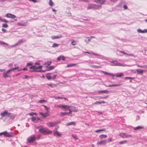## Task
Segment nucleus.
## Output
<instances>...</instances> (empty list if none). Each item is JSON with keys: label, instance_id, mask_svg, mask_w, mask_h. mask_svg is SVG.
I'll return each mask as SVG.
<instances>
[{"label": "nucleus", "instance_id": "nucleus-1", "mask_svg": "<svg viewBox=\"0 0 147 147\" xmlns=\"http://www.w3.org/2000/svg\"><path fill=\"white\" fill-rule=\"evenodd\" d=\"M101 6L100 5H96L94 4H91L88 5L87 9H100Z\"/></svg>", "mask_w": 147, "mask_h": 147}, {"label": "nucleus", "instance_id": "nucleus-2", "mask_svg": "<svg viewBox=\"0 0 147 147\" xmlns=\"http://www.w3.org/2000/svg\"><path fill=\"white\" fill-rule=\"evenodd\" d=\"M39 130L40 132L44 134H50L52 133L51 131L43 127L39 128Z\"/></svg>", "mask_w": 147, "mask_h": 147}, {"label": "nucleus", "instance_id": "nucleus-3", "mask_svg": "<svg viewBox=\"0 0 147 147\" xmlns=\"http://www.w3.org/2000/svg\"><path fill=\"white\" fill-rule=\"evenodd\" d=\"M111 64L110 65L112 66H125L126 65L123 64L121 63H118L117 61L115 60H113L111 62Z\"/></svg>", "mask_w": 147, "mask_h": 147}, {"label": "nucleus", "instance_id": "nucleus-4", "mask_svg": "<svg viewBox=\"0 0 147 147\" xmlns=\"http://www.w3.org/2000/svg\"><path fill=\"white\" fill-rule=\"evenodd\" d=\"M42 66L41 65H38L35 66V65H32L30 67V69H32V70L30 71V72L37 71L38 72V70H36L37 69H40L41 68Z\"/></svg>", "mask_w": 147, "mask_h": 147}, {"label": "nucleus", "instance_id": "nucleus-5", "mask_svg": "<svg viewBox=\"0 0 147 147\" xmlns=\"http://www.w3.org/2000/svg\"><path fill=\"white\" fill-rule=\"evenodd\" d=\"M36 140V138L34 136H31L27 139V142L29 143L33 142L34 141Z\"/></svg>", "mask_w": 147, "mask_h": 147}, {"label": "nucleus", "instance_id": "nucleus-6", "mask_svg": "<svg viewBox=\"0 0 147 147\" xmlns=\"http://www.w3.org/2000/svg\"><path fill=\"white\" fill-rule=\"evenodd\" d=\"M119 136L123 138H126L128 137H131V136L127 134L124 133H121L119 134Z\"/></svg>", "mask_w": 147, "mask_h": 147}, {"label": "nucleus", "instance_id": "nucleus-7", "mask_svg": "<svg viewBox=\"0 0 147 147\" xmlns=\"http://www.w3.org/2000/svg\"><path fill=\"white\" fill-rule=\"evenodd\" d=\"M101 72L102 73L104 74L105 75H108L109 76H111L112 77V78L113 79H114V78L115 76V75L113 74L110 73H108L107 72L104 71H101Z\"/></svg>", "mask_w": 147, "mask_h": 147}, {"label": "nucleus", "instance_id": "nucleus-8", "mask_svg": "<svg viewBox=\"0 0 147 147\" xmlns=\"http://www.w3.org/2000/svg\"><path fill=\"white\" fill-rule=\"evenodd\" d=\"M1 135H3L5 137H10L11 136L10 133L7 132L6 131L1 132Z\"/></svg>", "mask_w": 147, "mask_h": 147}, {"label": "nucleus", "instance_id": "nucleus-9", "mask_svg": "<svg viewBox=\"0 0 147 147\" xmlns=\"http://www.w3.org/2000/svg\"><path fill=\"white\" fill-rule=\"evenodd\" d=\"M9 114V113L7 111H5L0 113V115L2 117H4L6 116L8 117Z\"/></svg>", "mask_w": 147, "mask_h": 147}, {"label": "nucleus", "instance_id": "nucleus-10", "mask_svg": "<svg viewBox=\"0 0 147 147\" xmlns=\"http://www.w3.org/2000/svg\"><path fill=\"white\" fill-rule=\"evenodd\" d=\"M10 70L9 69L7 70L6 72L3 73V77L5 78L9 77L10 76H8V74L10 73Z\"/></svg>", "mask_w": 147, "mask_h": 147}, {"label": "nucleus", "instance_id": "nucleus-11", "mask_svg": "<svg viewBox=\"0 0 147 147\" xmlns=\"http://www.w3.org/2000/svg\"><path fill=\"white\" fill-rule=\"evenodd\" d=\"M107 140H102L100 141L99 142H97V145H105L106 143L107 142Z\"/></svg>", "mask_w": 147, "mask_h": 147}, {"label": "nucleus", "instance_id": "nucleus-12", "mask_svg": "<svg viewBox=\"0 0 147 147\" xmlns=\"http://www.w3.org/2000/svg\"><path fill=\"white\" fill-rule=\"evenodd\" d=\"M6 16L7 18H14L16 17L15 15L10 13L7 14L6 15Z\"/></svg>", "mask_w": 147, "mask_h": 147}, {"label": "nucleus", "instance_id": "nucleus-13", "mask_svg": "<svg viewBox=\"0 0 147 147\" xmlns=\"http://www.w3.org/2000/svg\"><path fill=\"white\" fill-rule=\"evenodd\" d=\"M106 1V0H94V1L97 3H100V5L103 4Z\"/></svg>", "mask_w": 147, "mask_h": 147}, {"label": "nucleus", "instance_id": "nucleus-14", "mask_svg": "<svg viewBox=\"0 0 147 147\" xmlns=\"http://www.w3.org/2000/svg\"><path fill=\"white\" fill-rule=\"evenodd\" d=\"M56 122H49L47 123V125L49 127H52L57 124Z\"/></svg>", "mask_w": 147, "mask_h": 147}, {"label": "nucleus", "instance_id": "nucleus-15", "mask_svg": "<svg viewBox=\"0 0 147 147\" xmlns=\"http://www.w3.org/2000/svg\"><path fill=\"white\" fill-rule=\"evenodd\" d=\"M137 32L139 33H145L147 32V29H145L144 30H142L140 29L137 30Z\"/></svg>", "mask_w": 147, "mask_h": 147}, {"label": "nucleus", "instance_id": "nucleus-16", "mask_svg": "<svg viewBox=\"0 0 147 147\" xmlns=\"http://www.w3.org/2000/svg\"><path fill=\"white\" fill-rule=\"evenodd\" d=\"M70 106H69L67 105H61V108L65 109V110L66 111V110L69 109V107H70Z\"/></svg>", "mask_w": 147, "mask_h": 147}, {"label": "nucleus", "instance_id": "nucleus-17", "mask_svg": "<svg viewBox=\"0 0 147 147\" xmlns=\"http://www.w3.org/2000/svg\"><path fill=\"white\" fill-rule=\"evenodd\" d=\"M9 115H8V117H9L11 119H14L15 115L10 113H9Z\"/></svg>", "mask_w": 147, "mask_h": 147}, {"label": "nucleus", "instance_id": "nucleus-18", "mask_svg": "<svg viewBox=\"0 0 147 147\" xmlns=\"http://www.w3.org/2000/svg\"><path fill=\"white\" fill-rule=\"evenodd\" d=\"M85 53H86L93 55H95L96 56H100V55L98 54H96V53H94L92 51H91L90 52H86Z\"/></svg>", "mask_w": 147, "mask_h": 147}, {"label": "nucleus", "instance_id": "nucleus-19", "mask_svg": "<svg viewBox=\"0 0 147 147\" xmlns=\"http://www.w3.org/2000/svg\"><path fill=\"white\" fill-rule=\"evenodd\" d=\"M39 114L44 117H46L48 115V113H42V112H40Z\"/></svg>", "mask_w": 147, "mask_h": 147}, {"label": "nucleus", "instance_id": "nucleus-20", "mask_svg": "<svg viewBox=\"0 0 147 147\" xmlns=\"http://www.w3.org/2000/svg\"><path fill=\"white\" fill-rule=\"evenodd\" d=\"M123 74L122 73H117L115 74V76L117 77H121L123 76Z\"/></svg>", "mask_w": 147, "mask_h": 147}, {"label": "nucleus", "instance_id": "nucleus-21", "mask_svg": "<svg viewBox=\"0 0 147 147\" xmlns=\"http://www.w3.org/2000/svg\"><path fill=\"white\" fill-rule=\"evenodd\" d=\"M17 24L18 25L20 26H25L27 25V23L26 22L22 23L19 22Z\"/></svg>", "mask_w": 147, "mask_h": 147}, {"label": "nucleus", "instance_id": "nucleus-22", "mask_svg": "<svg viewBox=\"0 0 147 147\" xmlns=\"http://www.w3.org/2000/svg\"><path fill=\"white\" fill-rule=\"evenodd\" d=\"M26 40L24 39H22L19 40L16 44L17 45H20L23 42H24Z\"/></svg>", "mask_w": 147, "mask_h": 147}, {"label": "nucleus", "instance_id": "nucleus-23", "mask_svg": "<svg viewBox=\"0 0 147 147\" xmlns=\"http://www.w3.org/2000/svg\"><path fill=\"white\" fill-rule=\"evenodd\" d=\"M54 135L58 137H60L61 136V134L57 131H56L54 133Z\"/></svg>", "mask_w": 147, "mask_h": 147}, {"label": "nucleus", "instance_id": "nucleus-24", "mask_svg": "<svg viewBox=\"0 0 147 147\" xmlns=\"http://www.w3.org/2000/svg\"><path fill=\"white\" fill-rule=\"evenodd\" d=\"M144 127L141 126H138L134 128V129L135 130H137L140 129H142Z\"/></svg>", "mask_w": 147, "mask_h": 147}, {"label": "nucleus", "instance_id": "nucleus-25", "mask_svg": "<svg viewBox=\"0 0 147 147\" xmlns=\"http://www.w3.org/2000/svg\"><path fill=\"white\" fill-rule=\"evenodd\" d=\"M98 93H106V94H108L109 93V91L108 90H102V91H98Z\"/></svg>", "mask_w": 147, "mask_h": 147}, {"label": "nucleus", "instance_id": "nucleus-26", "mask_svg": "<svg viewBox=\"0 0 147 147\" xmlns=\"http://www.w3.org/2000/svg\"><path fill=\"white\" fill-rule=\"evenodd\" d=\"M136 71L137 73L138 74H142L143 72V70L140 69H137Z\"/></svg>", "mask_w": 147, "mask_h": 147}, {"label": "nucleus", "instance_id": "nucleus-27", "mask_svg": "<svg viewBox=\"0 0 147 147\" xmlns=\"http://www.w3.org/2000/svg\"><path fill=\"white\" fill-rule=\"evenodd\" d=\"M70 107L71 108V109L72 111L74 112H77V110L75 107L70 106Z\"/></svg>", "mask_w": 147, "mask_h": 147}, {"label": "nucleus", "instance_id": "nucleus-28", "mask_svg": "<svg viewBox=\"0 0 147 147\" xmlns=\"http://www.w3.org/2000/svg\"><path fill=\"white\" fill-rule=\"evenodd\" d=\"M61 36H53L51 37V38L52 39H58L59 38L61 37Z\"/></svg>", "mask_w": 147, "mask_h": 147}, {"label": "nucleus", "instance_id": "nucleus-29", "mask_svg": "<svg viewBox=\"0 0 147 147\" xmlns=\"http://www.w3.org/2000/svg\"><path fill=\"white\" fill-rule=\"evenodd\" d=\"M75 125V122H71L70 123H67V124L66 125H67V126H68L71 125Z\"/></svg>", "mask_w": 147, "mask_h": 147}, {"label": "nucleus", "instance_id": "nucleus-30", "mask_svg": "<svg viewBox=\"0 0 147 147\" xmlns=\"http://www.w3.org/2000/svg\"><path fill=\"white\" fill-rule=\"evenodd\" d=\"M99 138L101 139L105 138L107 137V136L106 135L102 134L99 136Z\"/></svg>", "mask_w": 147, "mask_h": 147}, {"label": "nucleus", "instance_id": "nucleus-31", "mask_svg": "<svg viewBox=\"0 0 147 147\" xmlns=\"http://www.w3.org/2000/svg\"><path fill=\"white\" fill-rule=\"evenodd\" d=\"M54 68V67L53 66H51L49 67L48 69L46 70L47 71H49L53 69Z\"/></svg>", "mask_w": 147, "mask_h": 147}, {"label": "nucleus", "instance_id": "nucleus-32", "mask_svg": "<svg viewBox=\"0 0 147 147\" xmlns=\"http://www.w3.org/2000/svg\"><path fill=\"white\" fill-rule=\"evenodd\" d=\"M19 67H18V66H17L16 67H15L11 68L9 69L11 71H13L14 70L16 69H18Z\"/></svg>", "mask_w": 147, "mask_h": 147}, {"label": "nucleus", "instance_id": "nucleus-33", "mask_svg": "<svg viewBox=\"0 0 147 147\" xmlns=\"http://www.w3.org/2000/svg\"><path fill=\"white\" fill-rule=\"evenodd\" d=\"M120 85L119 84H113L112 85H109L108 86L109 87H114V86H118Z\"/></svg>", "mask_w": 147, "mask_h": 147}, {"label": "nucleus", "instance_id": "nucleus-34", "mask_svg": "<svg viewBox=\"0 0 147 147\" xmlns=\"http://www.w3.org/2000/svg\"><path fill=\"white\" fill-rule=\"evenodd\" d=\"M76 64H73V63H71L70 64H68L66 66V67H71L72 66H74L76 65Z\"/></svg>", "mask_w": 147, "mask_h": 147}, {"label": "nucleus", "instance_id": "nucleus-35", "mask_svg": "<svg viewBox=\"0 0 147 147\" xmlns=\"http://www.w3.org/2000/svg\"><path fill=\"white\" fill-rule=\"evenodd\" d=\"M0 45H8V44L7 43H5L3 41H0Z\"/></svg>", "mask_w": 147, "mask_h": 147}, {"label": "nucleus", "instance_id": "nucleus-36", "mask_svg": "<svg viewBox=\"0 0 147 147\" xmlns=\"http://www.w3.org/2000/svg\"><path fill=\"white\" fill-rule=\"evenodd\" d=\"M32 121H35L36 122H37L36 121V118L34 117H33L32 118Z\"/></svg>", "mask_w": 147, "mask_h": 147}, {"label": "nucleus", "instance_id": "nucleus-37", "mask_svg": "<svg viewBox=\"0 0 147 147\" xmlns=\"http://www.w3.org/2000/svg\"><path fill=\"white\" fill-rule=\"evenodd\" d=\"M127 142V141L125 140L123 141H121L119 142V144H123L124 143H126Z\"/></svg>", "mask_w": 147, "mask_h": 147}, {"label": "nucleus", "instance_id": "nucleus-38", "mask_svg": "<svg viewBox=\"0 0 147 147\" xmlns=\"http://www.w3.org/2000/svg\"><path fill=\"white\" fill-rule=\"evenodd\" d=\"M47 78L48 80H49L51 79H52V77L50 76L49 74H47L46 75Z\"/></svg>", "mask_w": 147, "mask_h": 147}, {"label": "nucleus", "instance_id": "nucleus-39", "mask_svg": "<svg viewBox=\"0 0 147 147\" xmlns=\"http://www.w3.org/2000/svg\"><path fill=\"white\" fill-rule=\"evenodd\" d=\"M59 44H57L56 43H54L53 44V45L52 46V47H57L58 46H59Z\"/></svg>", "mask_w": 147, "mask_h": 147}, {"label": "nucleus", "instance_id": "nucleus-40", "mask_svg": "<svg viewBox=\"0 0 147 147\" xmlns=\"http://www.w3.org/2000/svg\"><path fill=\"white\" fill-rule=\"evenodd\" d=\"M60 114L62 116H64L65 115L68 114L66 112H61L60 113Z\"/></svg>", "mask_w": 147, "mask_h": 147}, {"label": "nucleus", "instance_id": "nucleus-41", "mask_svg": "<svg viewBox=\"0 0 147 147\" xmlns=\"http://www.w3.org/2000/svg\"><path fill=\"white\" fill-rule=\"evenodd\" d=\"M105 130V129H98L95 131V132L96 133H97L101 131H103Z\"/></svg>", "mask_w": 147, "mask_h": 147}, {"label": "nucleus", "instance_id": "nucleus-42", "mask_svg": "<svg viewBox=\"0 0 147 147\" xmlns=\"http://www.w3.org/2000/svg\"><path fill=\"white\" fill-rule=\"evenodd\" d=\"M86 38L88 39V40H85L84 41L87 43H88L90 40V38L89 37H87Z\"/></svg>", "mask_w": 147, "mask_h": 147}, {"label": "nucleus", "instance_id": "nucleus-43", "mask_svg": "<svg viewBox=\"0 0 147 147\" xmlns=\"http://www.w3.org/2000/svg\"><path fill=\"white\" fill-rule=\"evenodd\" d=\"M2 26L4 28H7L8 26V25H7V24H2Z\"/></svg>", "mask_w": 147, "mask_h": 147}, {"label": "nucleus", "instance_id": "nucleus-44", "mask_svg": "<svg viewBox=\"0 0 147 147\" xmlns=\"http://www.w3.org/2000/svg\"><path fill=\"white\" fill-rule=\"evenodd\" d=\"M125 56H134V55L133 54L131 53V54H127H127H125Z\"/></svg>", "mask_w": 147, "mask_h": 147}, {"label": "nucleus", "instance_id": "nucleus-45", "mask_svg": "<svg viewBox=\"0 0 147 147\" xmlns=\"http://www.w3.org/2000/svg\"><path fill=\"white\" fill-rule=\"evenodd\" d=\"M49 5L50 6H52L53 5V2L52 0L51 1H49Z\"/></svg>", "mask_w": 147, "mask_h": 147}, {"label": "nucleus", "instance_id": "nucleus-46", "mask_svg": "<svg viewBox=\"0 0 147 147\" xmlns=\"http://www.w3.org/2000/svg\"><path fill=\"white\" fill-rule=\"evenodd\" d=\"M51 63V61H48L45 63V65H49Z\"/></svg>", "mask_w": 147, "mask_h": 147}, {"label": "nucleus", "instance_id": "nucleus-47", "mask_svg": "<svg viewBox=\"0 0 147 147\" xmlns=\"http://www.w3.org/2000/svg\"><path fill=\"white\" fill-rule=\"evenodd\" d=\"M125 79L127 80V79H130V80H133L134 79L133 78L129 77H125Z\"/></svg>", "mask_w": 147, "mask_h": 147}, {"label": "nucleus", "instance_id": "nucleus-48", "mask_svg": "<svg viewBox=\"0 0 147 147\" xmlns=\"http://www.w3.org/2000/svg\"><path fill=\"white\" fill-rule=\"evenodd\" d=\"M36 114V113H34L32 112L31 113H29V115L30 116H32L34 115H35Z\"/></svg>", "mask_w": 147, "mask_h": 147}, {"label": "nucleus", "instance_id": "nucleus-49", "mask_svg": "<svg viewBox=\"0 0 147 147\" xmlns=\"http://www.w3.org/2000/svg\"><path fill=\"white\" fill-rule=\"evenodd\" d=\"M46 102V101L44 100H41L38 101V102L40 103H43Z\"/></svg>", "mask_w": 147, "mask_h": 147}, {"label": "nucleus", "instance_id": "nucleus-50", "mask_svg": "<svg viewBox=\"0 0 147 147\" xmlns=\"http://www.w3.org/2000/svg\"><path fill=\"white\" fill-rule=\"evenodd\" d=\"M70 107H69V109H68V110H69V112L67 113L68 114H69L71 113V112L72 111V110H71V109H70Z\"/></svg>", "mask_w": 147, "mask_h": 147}, {"label": "nucleus", "instance_id": "nucleus-51", "mask_svg": "<svg viewBox=\"0 0 147 147\" xmlns=\"http://www.w3.org/2000/svg\"><path fill=\"white\" fill-rule=\"evenodd\" d=\"M55 98L57 99H62V98H63L61 97H59V96H56V97H55Z\"/></svg>", "mask_w": 147, "mask_h": 147}, {"label": "nucleus", "instance_id": "nucleus-52", "mask_svg": "<svg viewBox=\"0 0 147 147\" xmlns=\"http://www.w3.org/2000/svg\"><path fill=\"white\" fill-rule=\"evenodd\" d=\"M2 31L3 33H6L7 32V30L4 28H2Z\"/></svg>", "mask_w": 147, "mask_h": 147}, {"label": "nucleus", "instance_id": "nucleus-53", "mask_svg": "<svg viewBox=\"0 0 147 147\" xmlns=\"http://www.w3.org/2000/svg\"><path fill=\"white\" fill-rule=\"evenodd\" d=\"M32 62L28 63L27 64L26 66H28L29 65H32Z\"/></svg>", "mask_w": 147, "mask_h": 147}, {"label": "nucleus", "instance_id": "nucleus-54", "mask_svg": "<svg viewBox=\"0 0 147 147\" xmlns=\"http://www.w3.org/2000/svg\"><path fill=\"white\" fill-rule=\"evenodd\" d=\"M71 44L73 45H75L76 44V43L74 42V40H72L71 42Z\"/></svg>", "mask_w": 147, "mask_h": 147}, {"label": "nucleus", "instance_id": "nucleus-55", "mask_svg": "<svg viewBox=\"0 0 147 147\" xmlns=\"http://www.w3.org/2000/svg\"><path fill=\"white\" fill-rule=\"evenodd\" d=\"M57 76V75H54L53 77H52V79H55L56 78Z\"/></svg>", "mask_w": 147, "mask_h": 147}, {"label": "nucleus", "instance_id": "nucleus-56", "mask_svg": "<svg viewBox=\"0 0 147 147\" xmlns=\"http://www.w3.org/2000/svg\"><path fill=\"white\" fill-rule=\"evenodd\" d=\"M44 107H45V109L47 111H48L49 108L45 105H44Z\"/></svg>", "mask_w": 147, "mask_h": 147}, {"label": "nucleus", "instance_id": "nucleus-57", "mask_svg": "<svg viewBox=\"0 0 147 147\" xmlns=\"http://www.w3.org/2000/svg\"><path fill=\"white\" fill-rule=\"evenodd\" d=\"M30 1H32L34 3H36L37 2V1L36 0H29Z\"/></svg>", "mask_w": 147, "mask_h": 147}, {"label": "nucleus", "instance_id": "nucleus-58", "mask_svg": "<svg viewBox=\"0 0 147 147\" xmlns=\"http://www.w3.org/2000/svg\"><path fill=\"white\" fill-rule=\"evenodd\" d=\"M101 104V102H100V101H96L94 103V104Z\"/></svg>", "mask_w": 147, "mask_h": 147}, {"label": "nucleus", "instance_id": "nucleus-59", "mask_svg": "<svg viewBox=\"0 0 147 147\" xmlns=\"http://www.w3.org/2000/svg\"><path fill=\"white\" fill-rule=\"evenodd\" d=\"M120 53L123 54L124 55H125V54H127V53H126L125 52L122 51H120Z\"/></svg>", "mask_w": 147, "mask_h": 147}, {"label": "nucleus", "instance_id": "nucleus-60", "mask_svg": "<svg viewBox=\"0 0 147 147\" xmlns=\"http://www.w3.org/2000/svg\"><path fill=\"white\" fill-rule=\"evenodd\" d=\"M124 9H127V7L126 5H124L123 6Z\"/></svg>", "mask_w": 147, "mask_h": 147}, {"label": "nucleus", "instance_id": "nucleus-61", "mask_svg": "<svg viewBox=\"0 0 147 147\" xmlns=\"http://www.w3.org/2000/svg\"><path fill=\"white\" fill-rule=\"evenodd\" d=\"M71 136H72V137H73V138H74V139H77V138H76V136L74 135H71Z\"/></svg>", "mask_w": 147, "mask_h": 147}, {"label": "nucleus", "instance_id": "nucleus-62", "mask_svg": "<svg viewBox=\"0 0 147 147\" xmlns=\"http://www.w3.org/2000/svg\"><path fill=\"white\" fill-rule=\"evenodd\" d=\"M61 57L60 56H59L57 58V61H59L61 59Z\"/></svg>", "mask_w": 147, "mask_h": 147}, {"label": "nucleus", "instance_id": "nucleus-63", "mask_svg": "<svg viewBox=\"0 0 147 147\" xmlns=\"http://www.w3.org/2000/svg\"><path fill=\"white\" fill-rule=\"evenodd\" d=\"M61 105H55V107H60V108H61Z\"/></svg>", "mask_w": 147, "mask_h": 147}, {"label": "nucleus", "instance_id": "nucleus-64", "mask_svg": "<svg viewBox=\"0 0 147 147\" xmlns=\"http://www.w3.org/2000/svg\"><path fill=\"white\" fill-rule=\"evenodd\" d=\"M28 76H27L25 75L24 76V77H23V78L24 79H26L28 78Z\"/></svg>", "mask_w": 147, "mask_h": 147}]
</instances>
